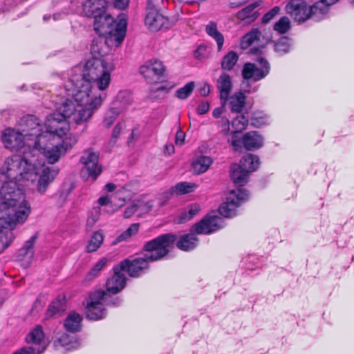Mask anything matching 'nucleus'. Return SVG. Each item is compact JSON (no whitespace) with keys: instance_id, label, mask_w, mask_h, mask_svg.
Wrapping results in <instances>:
<instances>
[{"instance_id":"obj_1","label":"nucleus","mask_w":354,"mask_h":354,"mask_svg":"<svg viewBox=\"0 0 354 354\" xmlns=\"http://www.w3.org/2000/svg\"><path fill=\"white\" fill-rule=\"evenodd\" d=\"M57 167L41 165L31 151L13 155L0 162V228L15 229L27 221L31 206L19 186L35 185L44 194L59 173Z\"/></svg>"},{"instance_id":"obj_2","label":"nucleus","mask_w":354,"mask_h":354,"mask_svg":"<svg viewBox=\"0 0 354 354\" xmlns=\"http://www.w3.org/2000/svg\"><path fill=\"white\" fill-rule=\"evenodd\" d=\"M106 39L98 38L93 41L92 57L86 61L83 68L77 66L72 68L64 84L66 97L73 100H68L62 110L77 122L91 119L107 97L115 65L103 58L107 52L106 42L110 41Z\"/></svg>"},{"instance_id":"obj_3","label":"nucleus","mask_w":354,"mask_h":354,"mask_svg":"<svg viewBox=\"0 0 354 354\" xmlns=\"http://www.w3.org/2000/svg\"><path fill=\"white\" fill-rule=\"evenodd\" d=\"M68 100H73L66 97L65 102L58 108V112L48 115L43 127L35 116H30L27 119L28 124L34 125L31 127L33 132L29 136H35L30 151L37 159L39 155L42 156L48 164L57 162L77 142V137L70 132V125L66 118L76 124H83L90 120L77 122L72 116L66 115L62 108ZM38 160L41 165L46 166Z\"/></svg>"},{"instance_id":"obj_4","label":"nucleus","mask_w":354,"mask_h":354,"mask_svg":"<svg viewBox=\"0 0 354 354\" xmlns=\"http://www.w3.org/2000/svg\"><path fill=\"white\" fill-rule=\"evenodd\" d=\"M176 240L174 234H164L147 242L145 245L146 254L133 260L126 259L122 261L120 269L127 272L130 277H139L148 268L149 263L158 261L165 256Z\"/></svg>"},{"instance_id":"obj_5","label":"nucleus","mask_w":354,"mask_h":354,"mask_svg":"<svg viewBox=\"0 0 354 354\" xmlns=\"http://www.w3.org/2000/svg\"><path fill=\"white\" fill-rule=\"evenodd\" d=\"M93 19L94 30L100 37L108 38L111 42H114L115 46L122 44L127 28L125 19H121L118 24H115L114 19L106 12Z\"/></svg>"},{"instance_id":"obj_6","label":"nucleus","mask_w":354,"mask_h":354,"mask_svg":"<svg viewBox=\"0 0 354 354\" xmlns=\"http://www.w3.org/2000/svg\"><path fill=\"white\" fill-rule=\"evenodd\" d=\"M30 116L24 118L28 129H23L22 133L11 128L6 129L2 132L1 141L6 149L18 151L24 147V151H31L35 136H29L33 132L31 127H34L28 124L27 119Z\"/></svg>"},{"instance_id":"obj_7","label":"nucleus","mask_w":354,"mask_h":354,"mask_svg":"<svg viewBox=\"0 0 354 354\" xmlns=\"http://www.w3.org/2000/svg\"><path fill=\"white\" fill-rule=\"evenodd\" d=\"M121 299L115 297L110 299L108 294L104 290H99L91 293L86 300L85 306L86 317L90 320L102 319L106 315V310L104 305L119 306Z\"/></svg>"},{"instance_id":"obj_8","label":"nucleus","mask_w":354,"mask_h":354,"mask_svg":"<svg viewBox=\"0 0 354 354\" xmlns=\"http://www.w3.org/2000/svg\"><path fill=\"white\" fill-rule=\"evenodd\" d=\"M270 64L263 57H259L255 63H245L242 70V76L244 80L242 82L241 88L248 93L256 92L259 86H250L249 80L255 82L265 78L270 73Z\"/></svg>"},{"instance_id":"obj_9","label":"nucleus","mask_w":354,"mask_h":354,"mask_svg":"<svg viewBox=\"0 0 354 354\" xmlns=\"http://www.w3.org/2000/svg\"><path fill=\"white\" fill-rule=\"evenodd\" d=\"M249 198L248 192L243 189L232 190L227 196L225 201L218 207L219 214L226 218L236 214L237 208Z\"/></svg>"},{"instance_id":"obj_10","label":"nucleus","mask_w":354,"mask_h":354,"mask_svg":"<svg viewBox=\"0 0 354 354\" xmlns=\"http://www.w3.org/2000/svg\"><path fill=\"white\" fill-rule=\"evenodd\" d=\"M177 21V19L168 17L162 15L158 8L147 7L144 20L145 26L151 32H157L162 28H170Z\"/></svg>"},{"instance_id":"obj_11","label":"nucleus","mask_w":354,"mask_h":354,"mask_svg":"<svg viewBox=\"0 0 354 354\" xmlns=\"http://www.w3.org/2000/svg\"><path fill=\"white\" fill-rule=\"evenodd\" d=\"M83 165L81 174L84 178L95 180L102 173V169L99 164V153L92 150L84 151L80 158Z\"/></svg>"},{"instance_id":"obj_12","label":"nucleus","mask_w":354,"mask_h":354,"mask_svg":"<svg viewBox=\"0 0 354 354\" xmlns=\"http://www.w3.org/2000/svg\"><path fill=\"white\" fill-rule=\"evenodd\" d=\"M272 39L271 33L264 30L261 32L258 28H253L241 37L240 47L247 50L254 46L253 53H257V48H264Z\"/></svg>"},{"instance_id":"obj_13","label":"nucleus","mask_w":354,"mask_h":354,"mask_svg":"<svg viewBox=\"0 0 354 354\" xmlns=\"http://www.w3.org/2000/svg\"><path fill=\"white\" fill-rule=\"evenodd\" d=\"M313 8L306 0H289L285 10L295 21L303 22L308 20L313 15Z\"/></svg>"},{"instance_id":"obj_14","label":"nucleus","mask_w":354,"mask_h":354,"mask_svg":"<svg viewBox=\"0 0 354 354\" xmlns=\"http://www.w3.org/2000/svg\"><path fill=\"white\" fill-rule=\"evenodd\" d=\"M166 68L162 61L158 59H151L146 61L139 68V73L147 82L154 83L165 76Z\"/></svg>"},{"instance_id":"obj_15","label":"nucleus","mask_w":354,"mask_h":354,"mask_svg":"<svg viewBox=\"0 0 354 354\" xmlns=\"http://www.w3.org/2000/svg\"><path fill=\"white\" fill-rule=\"evenodd\" d=\"M26 342L30 346L28 349L32 350L35 354H41L48 346V342L46 339L41 326H36L28 333L26 337Z\"/></svg>"},{"instance_id":"obj_16","label":"nucleus","mask_w":354,"mask_h":354,"mask_svg":"<svg viewBox=\"0 0 354 354\" xmlns=\"http://www.w3.org/2000/svg\"><path fill=\"white\" fill-rule=\"evenodd\" d=\"M223 227V219L216 215H207L192 229L196 234H210Z\"/></svg>"},{"instance_id":"obj_17","label":"nucleus","mask_w":354,"mask_h":354,"mask_svg":"<svg viewBox=\"0 0 354 354\" xmlns=\"http://www.w3.org/2000/svg\"><path fill=\"white\" fill-rule=\"evenodd\" d=\"M113 271V275L108 279L106 281V291H104L108 294V297L110 299H114L115 297H112L111 295H116L120 292L126 284L124 272L120 269V267L117 266L114 268Z\"/></svg>"},{"instance_id":"obj_18","label":"nucleus","mask_w":354,"mask_h":354,"mask_svg":"<svg viewBox=\"0 0 354 354\" xmlns=\"http://www.w3.org/2000/svg\"><path fill=\"white\" fill-rule=\"evenodd\" d=\"M248 124V119L244 115H238L232 121V126L234 129L231 132V140H228L234 150L239 151L241 149V142L239 136V133L246 129Z\"/></svg>"},{"instance_id":"obj_19","label":"nucleus","mask_w":354,"mask_h":354,"mask_svg":"<svg viewBox=\"0 0 354 354\" xmlns=\"http://www.w3.org/2000/svg\"><path fill=\"white\" fill-rule=\"evenodd\" d=\"M107 3L105 0H86L83 4V12L88 17H96L106 12Z\"/></svg>"},{"instance_id":"obj_20","label":"nucleus","mask_w":354,"mask_h":354,"mask_svg":"<svg viewBox=\"0 0 354 354\" xmlns=\"http://www.w3.org/2000/svg\"><path fill=\"white\" fill-rule=\"evenodd\" d=\"M139 186L137 183H130L118 188L115 193V199H118L117 206L120 207L124 205L127 200L131 198L138 192Z\"/></svg>"},{"instance_id":"obj_21","label":"nucleus","mask_w":354,"mask_h":354,"mask_svg":"<svg viewBox=\"0 0 354 354\" xmlns=\"http://www.w3.org/2000/svg\"><path fill=\"white\" fill-rule=\"evenodd\" d=\"M241 147L243 146L248 151H253L261 147L263 145V138L257 131H250L244 134L241 138Z\"/></svg>"},{"instance_id":"obj_22","label":"nucleus","mask_w":354,"mask_h":354,"mask_svg":"<svg viewBox=\"0 0 354 354\" xmlns=\"http://www.w3.org/2000/svg\"><path fill=\"white\" fill-rule=\"evenodd\" d=\"M216 87L220 93L221 104L224 106L227 102L232 88L231 77L226 73H223L217 80Z\"/></svg>"},{"instance_id":"obj_23","label":"nucleus","mask_w":354,"mask_h":354,"mask_svg":"<svg viewBox=\"0 0 354 354\" xmlns=\"http://www.w3.org/2000/svg\"><path fill=\"white\" fill-rule=\"evenodd\" d=\"M54 344L57 348L63 347L68 351L75 349L80 345L77 339L64 333L57 335Z\"/></svg>"},{"instance_id":"obj_24","label":"nucleus","mask_w":354,"mask_h":354,"mask_svg":"<svg viewBox=\"0 0 354 354\" xmlns=\"http://www.w3.org/2000/svg\"><path fill=\"white\" fill-rule=\"evenodd\" d=\"M249 174L241 165L234 164L231 166V178L237 185L242 186L245 184Z\"/></svg>"},{"instance_id":"obj_25","label":"nucleus","mask_w":354,"mask_h":354,"mask_svg":"<svg viewBox=\"0 0 354 354\" xmlns=\"http://www.w3.org/2000/svg\"><path fill=\"white\" fill-rule=\"evenodd\" d=\"M198 244V239L194 232L183 235L177 241L176 245L178 248L183 251H189Z\"/></svg>"},{"instance_id":"obj_26","label":"nucleus","mask_w":354,"mask_h":354,"mask_svg":"<svg viewBox=\"0 0 354 354\" xmlns=\"http://www.w3.org/2000/svg\"><path fill=\"white\" fill-rule=\"evenodd\" d=\"M212 163L213 159L210 156H199L193 160L192 165L194 172L201 174L207 171Z\"/></svg>"},{"instance_id":"obj_27","label":"nucleus","mask_w":354,"mask_h":354,"mask_svg":"<svg viewBox=\"0 0 354 354\" xmlns=\"http://www.w3.org/2000/svg\"><path fill=\"white\" fill-rule=\"evenodd\" d=\"M82 317L75 313H70L64 321V328L66 330L75 333L79 331L82 327Z\"/></svg>"},{"instance_id":"obj_28","label":"nucleus","mask_w":354,"mask_h":354,"mask_svg":"<svg viewBox=\"0 0 354 354\" xmlns=\"http://www.w3.org/2000/svg\"><path fill=\"white\" fill-rule=\"evenodd\" d=\"M37 239V234L32 235L28 241H26L24 246L19 251V257L20 260L27 259L29 263L34 257V245Z\"/></svg>"},{"instance_id":"obj_29","label":"nucleus","mask_w":354,"mask_h":354,"mask_svg":"<svg viewBox=\"0 0 354 354\" xmlns=\"http://www.w3.org/2000/svg\"><path fill=\"white\" fill-rule=\"evenodd\" d=\"M229 106L232 113H241L245 105V96L242 92L234 93L228 97Z\"/></svg>"},{"instance_id":"obj_30","label":"nucleus","mask_w":354,"mask_h":354,"mask_svg":"<svg viewBox=\"0 0 354 354\" xmlns=\"http://www.w3.org/2000/svg\"><path fill=\"white\" fill-rule=\"evenodd\" d=\"M259 5V3L257 2L239 10L236 14L237 18L241 21H247L248 22L254 21L259 16V13L254 10Z\"/></svg>"},{"instance_id":"obj_31","label":"nucleus","mask_w":354,"mask_h":354,"mask_svg":"<svg viewBox=\"0 0 354 354\" xmlns=\"http://www.w3.org/2000/svg\"><path fill=\"white\" fill-rule=\"evenodd\" d=\"M205 31L209 37L216 41L217 49L221 51L224 43V37L218 30L216 24L212 21L209 22L205 27Z\"/></svg>"},{"instance_id":"obj_32","label":"nucleus","mask_w":354,"mask_h":354,"mask_svg":"<svg viewBox=\"0 0 354 354\" xmlns=\"http://www.w3.org/2000/svg\"><path fill=\"white\" fill-rule=\"evenodd\" d=\"M240 165L244 169L251 173L259 168L260 161L257 156L252 153H248L242 158L240 161Z\"/></svg>"},{"instance_id":"obj_33","label":"nucleus","mask_w":354,"mask_h":354,"mask_svg":"<svg viewBox=\"0 0 354 354\" xmlns=\"http://www.w3.org/2000/svg\"><path fill=\"white\" fill-rule=\"evenodd\" d=\"M124 111V108L120 107H112L110 108L105 113L103 124L106 128H110L116 118L119 116V115Z\"/></svg>"},{"instance_id":"obj_34","label":"nucleus","mask_w":354,"mask_h":354,"mask_svg":"<svg viewBox=\"0 0 354 354\" xmlns=\"http://www.w3.org/2000/svg\"><path fill=\"white\" fill-rule=\"evenodd\" d=\"M104 241V236L101 231L95 232L91 237L88 245L86 246V250L88 252H93L96 251L102 245Z\"/></svg>"},{"instance_id":"obj_35","label":"nucleus","mask_w":354,"mask_h":354,"mask_svg":"<svg viewBox=\"0 0 354 354\" xmlns=\"http://www.w3.org/2000/svg\"><path fill=\"white\" fill-rule=\"evenodd\" d=\"M139 230V225L138 223H133L129 226V227L118 236L113 241V245H116L120 242L126 241L131 238L133 236L137 234Z\"/></svg>"},{"instance_id":"obj_36","label":"nucleus","mask_w":354,"mask_h":354,"mask_svg":"<svg viewBox=\"0 0 354 354\" xmlns=\"http://www.w3.org/2000/svg\"><path fill=\"white\" fill-rule=\"evenodd\" d=\"M252 124L255 127H261L269 124L271 122L270 117L263 111H256L252 116Z\"/></svg>"},{"instance_id":"obj_37","label":"nucleus","mask_w":354,"mask_h":354,"mask_svg":"<svg viewBox=\"0 0 354 354\" xmlns=\"http://www.w3.org/2000/svg\"><path fill=\"white\" fill-rule=\"evenodd\" d=\"M135 202L139 214L148 213L155 208V201L152 199L149 200L144 197L135 200Z\"/></svg>"},{"instance_id":"obj_38","label":"nucleus","mask_w":354,"mask_h":354,"mask_svg":"<svg viewBox=\"0 0 354 354\" xmlns=\"http://www.w3.org/2000/svg\"><path fill=\"white\" fill-rule=\"evenodd\" d=\"M107 261L106 258L100 259L86 274L85 279L86 281H92L96 278L100 274L101 270L104 268Z\"/></svg>"},{"instance_id":"obj_39","label":"nucleus","mask_w":354,"mask_h":354,"mask_svg":"<svg viewBox=\"0 0 354 354\" xmlns=\"http://www.w3.org/2000/svg\"><path fill=\"white\" fill-rule=\"evenodd\" d=\"M201 210V206L197 203L191 204L187 210L181 213L179 216V221L183 223L192 219Z\"/></svg>"},{"instance_id":"obj_40","label":"nucleus","mask_w":354,"mask_h":354,"mask_svg":"<svg viewBox=\"0 0 354 354\" xmlns=\"http://www.w3.org/2000/svg\"><path fill=\"white\" fill-rule=\"evenodd\" d=\"M239 56L234 51H230L226 54L222 60L221 67L225 70H231L236 64Z\"/></svg>"},{"instance_id":"obj_41","label":"nucleus","mask_w":354,"mask_h":354,"mask_svg":"<svg viewBox=\"0 0 354 354\" xmlns=\"http://www.w3.org/2000/svg\"><path fill=\"white\" fill-rule=\"evenodd\" d=\"M194 87V82H189L187 83L183 87L178 88L175 93V96L180 100H185L192 94Z\"/></svg>"},{"instance_id":"obj_42","label":"nucleus","mask_w":354,"mask_h":354,"mask_svg":"<svg viewBox=\"0 0 354 354\" xmlns=\"http://www.w3.org/2000/svg\"><path fill=\"white\" fill-rule=\"evenodd\" d=\"M196 187V186L194 183L181 182L175 185L174 187V192L176 194L181 195L194 192Z\"/></svg>"},{"instance_id":"obj_43","label":"nucleus","mask_w":354,"mask_h":354,"mask_svg":"<svg viewBox=\"0 0 354 354\" xmlns=\"http://www.w3.org/2000/svg\"><path fill=\"white\" fill-rule=\"evenodd\" d=\"M64 310V302L60 299L53 301L48 306L46 311V317L48 318L59 314Z\"/></svg>"},{"instance_id":"obj_44","label":"nucleus","mask_w":354,"mask_h":354,"mask_svg":"<svg viewBox=\"0 0 354 354\" xmlns=\"http://www.w3.org/2000/svg\"><path fill=\"white\" fill-rule=\"evenodd\" d=\"M290 28V21L287 17H282L274 25V30L279 34H284Z\"/></svg>"},{"instance_id":"obj_45","label":"nucleus","mask_w":354,"mask_h":354,"mask_svg":"<svg viewBox=\"0 0 354 354\" xmlns=\"http://www.w3.org/2000/svg\"><path fill=\"white\" fill-rule=\"evenodd\" d=\"M290 48V39L286 37H281L274 45L275 51L280 55L288 53Z\"/></svg>"},{"instance_id":"obj_46","label":"nucleus","mask_w":354,"mask_h":354,"mask_svg":"<svg viewBox=\"0 0 354 354\" xmlns=\"http://www.w3.org/2000/svg\"><path fill=\"white\" fill-rule=\"evenodd\" d=\"M2 229H6L5 227H1L0 228V232L1 231ZM10 231L7 232L5 234V237L3 236H1L0 237V241L3 244V247L2 248L0 249V253L4 250L6 249V248H8L9 246V245L11 243V242L14 240L15 239V236L13 234V233L12 232V230H13L14 229H10Z\"/></svg>"},{"instance_id":"obj_47","label":"nucleus","mask_w":354,"mask_h":354,"mask_svg":"<svg viewBox=\"0 0 354 354\" xmlns=\"http://www.w3.org/2000/svg\"><path fill=\"white\" fill-rule=\"evenodd\" d=\"M118 100L124 106L130 105L133 102L131 93L127 91L119 92L117 96Z\"/></svg>"},{"instance_id":"obj_48","label":"nucleus","mask_w":354,"mask_h":354,"mask_svg":"<svg viewBox=\"0 0 354 354\" xmlns=\"http://www.w3.org/2000/svg\"><path fill=\"white\" fill-rule=\"evenodd\" d=\"M280 12V8L279 6H274L266 13L262 17L261 21L263 24H267L271 21Z\"/></svg>"},{"instance_id":"obj_49","label":"nucleus","mask_w":354,"mask_h":354,"mask_svg":"<svg viewBox=\"0 0 354 354\" xmlns=\"http://www.w3.org/2000/svg\"><path fill=\"white\" fill-rule=\"evenodd\" d=\"M126 127V123L123 120H120L114 127L112 133V139H117L122 130Z\"/></svg>"},{"instance_id":"obj_50","label":"nucleus","mask_w":354,"mask_h":354,"mask_svg":"<svg viewBox=\"0 0 354 354\" xmlns=\"http://www.w3.org/2000/svg\"><path fill=\"white\" fill-rule=\"evenodd\" d=\"M221 133L226 136L230 133V120L226 118H222L219 122Z\"/></svg>"},{"instance_id":"obj_51","label":"nucleus","mask_w":354,"mask_h":354,"mask_svg":"<svg viewBox=\"0 0 354 354\" xmlns=\"http://www.w3.org/2000/svg\"><path fill=\"white\" fill-rule=\"evenodd\" d=\"M136 212H138V209L135 201H133L132 204L126 208L124 212V216L128 218L132 216Z\"/></svg>"},{"instance_id":"obj_52","label":"nucleus","mask_w":354,"mask_h":354,"mask_svg":"<svg viewBox=\"0 0 354 354\" xmlns=\"http://www.w3.org/2000/svg\"><path fill=\"white\" fill-rule=\"evenodd\" d=\"M338 1L339 0H320L319 1L317 2L315 4V9L322 10V7L324 6H330L335 3Z\"/></svg>"},{"instance_id":"obj_53","label":"nucleus","mask_w":354,"mask_h":354,"mask_svg":"<svg viewBox=\"0 0 354 354\" xmlns=\"http://www.w3.org/2000/svg\"><path fill=\"white\" fill-rule=\"evenodd\" d=\"M206 47L205 46H199L194 51V57L198 59H202L205 57Z\"/></svg>"},{"instance_id":"obj_54","label":"nucleus","mask_w":354,"mask_h":354,"mask_svg":"<svg viewBox=\"0 0 354 354\" xmlns=\"http://www.w3.org/2000/svg\"><path fill=\"white\" fill-rule=\"evenodd\" d=\"M209 109V104L207 102H202L197 108V113L200 115L206 113Z\"/></svg>"},{"instance_id":"obj_55","label":"nucleus","mask_w":354,"mask_h":354,"mask_svg":"<svg viewBox=\"0 0 354 354\" xmlns=\"http://www.w3.org/2000/svg\"><path fill=\"white\" fill-rule=\"evenodd\" d=\"M185 134L181 130H178L176 134L175 143L176 145L182 146L185 142Z\"/></svg>"},{"instance_id":"obj_56","label":"nucleus","mask_w":354,"mask_h":354,"mask_svg":"<svg viewBox=\"0 0 354 354\" xmlns=\"http://www.w3.org/2000/svg\"><path fill=\"white\" fill-rule=\"evenodd\" d=\"M109 203H114L115 205L118 204L116 199H115V196L111 200L107 196H102L98 199V203L101 206L107 205Z\"/></svg>"},{"instance_id":"obj_57","label":"nucleus","mask_w":354,"mask_h":354,"mask_svg":"<svg viewBox=\"0 0 354 354\" xmlns=\"http://www.w3.org/2000/svg\"><path fill=\"white\" fill-rule=\"evenodd\" d=\"M114 6L118 9L123 10L126 8L129 3V0H113Z\"/></svg>"},{"instance_id":"obj_58","label":"nucleus","mask_w":354,"mask_h":354,"mask_svg":"<svg viewBox=\"0 0 354 354\" xmlns=\"http://www.w3.org/2000/svg\"><path fill=\"white\" fill-rule=\"evenodd\" d=\"M168 200L169 198L166 195H163L160 198L155 199V208L162 207L163 205H165Z\"/></svg>"},{"instance_id":"obj_59","label":"nucleus","mask_w":354,"mask_h":354,"mask_svg":"<svg viewBox=\"0 0 354 354\" xmlns=\"http://www.w3.org/2000/svg\"><path fill=\"white\" fill-rule=\"evenodd\" d=\"M163 0H148L147 7L158 8Z\"/></svg>"},{"instance_id":"obj_60","label":"nucleus","mask_w":354,"mask_h":354,"mask_svg":"<svg viewBox=\"0 0 354 354\" xmlns=\"http://www.w3.org/2000/svg\"><path fill=\"white\" fill-rule=\"evenodd\" d=\"M164 153L170 156L174 153V146L172 144H167L164 148Z\"/></svg>"},{"instance_id":"obj_61","label":"nucleus","mask_w":354,"mask_h":354,"mask_svg":"<svg viewBox=\"0 0 354 354\" xmlns=\"http://www.w3.org/2000/svg\"><path fill=\"white\" fill-rule=\"evenodd\" d=\"M94 211L95 212V217L89 216L88 218V223H90L91 225L95 223V221L98 219L100 216V210L98 209H95Z\"/></svg>"},{"instance_id":"obj_62","label":"nucleus","mask_w":354,"mask_h":354,"mask_svg":"<svg viewBox=\"0 0 354 354\" xmlns=\"http://www.w3.org/2000/svg\"><path fill=\"white\" fill-rule=\"evenodd\" d=\"M13 354H35L34 351L31 349H28L27 347H24L20 350L15 352Z\"/></svg>"},{"instance_id":"obj_63","label":"nucleus","mask_w":354,"mask_h":354,"mask_svg":"<svg viewBox=\"0 0 354 354\" xmlns=\"http://www.w3.org/2000/svg\"><path fill=\"white\" fill-rule=\"evenodd\" d=\"M249 0H230V4L232 7H238L243 3H245Z\"/></svg>"},{"instance_id":"obj_64","label":"nucleus","mask_w":354,"mask_h":354,"mask_svg":"<svg viewBox=\"0 0 354 354\" xmlns=\"http://www.w3.org/2000/svg\"><path fill=\"white\" fill-rule=\"evenodd\" d=\"M223 113V108L222 107H218L215 109L212 112V115L215 118H218L221 116V115Z\"/></svg>"}]
</instances>
